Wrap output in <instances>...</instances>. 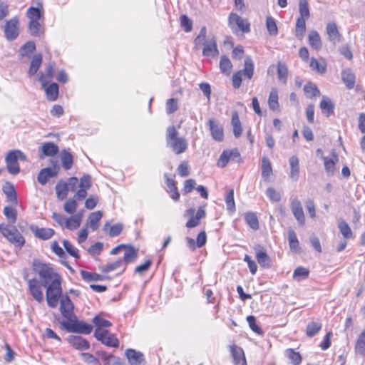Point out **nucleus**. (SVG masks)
I'll return each instance as SVG.
<instances>
[{
	"instance_id": "1",
	"label": "nucleus",
	"mask_w": 365,
	"mask_h": 365,
	"mask_svg": "<svg viewBox=\"0 0 365 365\" xmlns=\"http://www.w3.org/2000/svg\"><path fill=\"white\" fill-rule=\"evenodd\" d=\"M32 267L34 272L38 274L42 286L46 287L50 284L61 281V277L49 264L43 263L35 259Z\"/></svg>"
},
{
	"instance_id": "2",
	"label": "nucleus",
	"mask_w": 365,
	"mask_h": 365,
	"mask_svg": "<svg viewBox=\"0 0 365 365\" xmlns=\"http://www.w3.org/2000/svg\"><path fill=\"white\" fill-rule=\"evenodd\" d=\"M174 126H169L166 130V143L175 154H181L187 149V142L182 137Z\"/></svg>"
},
{
	"instance_id": "3",
	"label": "nucleus",
	"mask_w": 365,
	"mask_h": 365,
	"mask_svg": "<svg viewBox=\"0 0 365 365\" xmlns=\"http://www.w3.org/2000/svg\"><path fill=\"white\" fill-rule=\"evenodd\" d=\"M207 29L205 26L201 28L198 36L195 39V46H200L203 43L202 54L205 56H215L218 54L217 41L213 36H209L206 38Z\"/></svg>"
},
{
	"instance_id": "4",
	"label": "nucleus",
	"mask_w": 365,
	"mask_h": 365,
	"mask_svg": "<svg viewBox=\"0 0 365 365\" xmlns=\"http://www.w3.org/2000/svg\"><path fill=\"white\" fill-rule=\"evenodd\" d=\"M254 74V63L250 56L245 58V68L242 70L235 72L232 76V85L235 88H239L242 81V76L251 79Z\"/></svg>"
},
{
	"instance_id": "5",
	"label": "nucleus",
	"mask_w": 365,
	"mask_h": 365,
	"mask_svg": "<svg viewBox=\"0 0 365 365\" xmlns=\"http://www.w3.org/2000/svg\"><path fill=\"white\" fill-rule=\"evenodd\" d=\"M0 232L11 243L21 247L25 240L21 234L14 225H0Z\"/></svg>"
},
{
	"instance_id": "6",
	"label": "nucleus",
	"mask_w": 365,
	"mask_h": 365,
	"mask_svg": "<svg viewBox=\"0 0 365 365\" xmlns=\"http://www.w3.org/2000/svg\"><path fill=\"white\" fill-rule=\"evenodd\" d=\"M46 297L48 306L56 308L62 294L61 281L46 286Z\"/></svg>"
},
{
	"instance_id": "7",
	"label": "nucleus",
	"mask_w": 365,
	"mask_h": 365,
	"mask_svg": "<svg viewBox=\"0 0 365 365\" xmlns=\"http://www.w3.org/2000/svg\"><path fill=\"white\" fill-rule=\"evenodd\" d=\"M61 325L68 331L73 333H79L88 334L92 331L91 325L82 321H78L77 318H73V320L63 321Z\"/></svg>"
},
{
	"instance_id": "8",
	"label": "nucleus",
	"mask_w": 365,
	"mask_h": 365,
	"mask_svg": "<svg viewBox=\"0 0 365 365\" xmlns=\"http://www.w3.org/2000/svg\"><path fill=\"white\" fill-rule=\"evenodd\" d=\"M95 337L106 346L117 347L118 340L115 335L108 330L96 328L94 332Z\"/></svg>"
},
{
	"instance_id": "9",
	"label": "nucleus",
	"mask_w": 365,
	"mask_h": 365,
	"mask_svg": "<svg viewBox=\"0 0 365 365\" xmlns=\"http://www.w3.org/2000/svg\"><path fill=\"white\" fill-rule=\"evenodd\" d=\"M4 32L5 38L9 41H13L18 37L19 34V21L16 16L6 21Z\"/></svg>"
},
{
	"instance_id": "10",
	"label": "nucleus",
	"mask_w": 365,
	"mask_h": 365,
	"mask_svg": "<svg viewBox=\"0 0 365 365\" xmlns=\"http://www.w3.org/2000/svg\"><path fill=\"white\" fill-rule=\"evenodd\" d=\"M60 312L67 321L73 320V318H76L73 314V304L67 294H64L61 297Z\"/></svg>"
},
{
	"instance_id": "11",
	"label": "nucleus",
	"mask_w": 365,
	"mask_h": 365,
	"mask_svg": "<svg viewBox=\"0 0 365 365\" xmlns=\"http://www.w3.org/2000/svg\"><path fill=\"white\" fill-rule=\"evenodd\" d=\"M255 252V257L257 262L262 268H270L272 266V260L267 254L264 247L261 245H255L253 247Z\"/></svg>"
},
{
	"instance_id": "12",
	"label": "nucleus",
	"mask_w": 365,
	"mask_h": 365,
	"mask_svg": "<svg viewBox=\"0 0 365 365\" xmlns=\"http://www.w3.org/2000/svg\"><path fill=\"white\" fill-rule=\"evenodd\" d=\"M229 26L233 29L237 26L240 31L248 33L250 31V23L235 13H231L228 19Z\"/></svg>"
},
{
	"instance_id": "13",
	"label": "nucleus",
	"mask_w": 365,
	"mask_h": 365,
	"mask_svg": "<svg viewBox=\"0 0 365 365\" xmlns=\"http://www.w3.org/2000/svg\"><path fill=\"white\" fill-rule=\"evenodd\" d=\"M290 208L299 225L303 226L305 224V216L302 203L297 197L291 199Z\"/></svg>"
},
{
	"instance_id": "14",
	"label": "nucleus",
	"mask_w": 365,
	"mask_h": 365,
	"mask_svg": "<svg viewBox=\"0 0 365 365\" xmlns=\"http://www.w3.org/2000/svg\"><path fill=\"white\" fill-rule=\"evenodd\" d=\"M207 125L210 131L212 138L218 142H222L224 139V132L222 125L215 118L208 120Z\"/></svg>"
},
{
	"instance_id": "15",
	"label": "nucleus",
	"mask_w": 365,
	"mask_h": 365,
	"mask_svg": "<svg viewBox=\"0 0 365 365\" xmlns=\"http://www.w3.org/2000/svg\"><path fill=\"white\" fill-rule=\"evenodd\" d=\"M28 286L34 299L38 302H41L43 299L41 283L36 278H33L28 280Z\"/></svg>"
},
{
	"instance_id": "16",
	"label": "nucleus",
	"mask_w": 365,
	"mask_h": 365,
	"mask_svg": "<svg viewBox=\"0 0 365 365\" xmlns=\"http://www.w3.org/2000/svg\"><path fill=\"white\" fill-rule=\"evenodd\" d=\"M58 171L59 167L56 165L53 168H45L41 169L37 177L38 182L43 185L46 184L48 179L58 175Z\"/></svg>"
},
{
	"instance_id": "17",
	"label": "nucleus",
	"mask_w": 365,
	"mask_h": 365,
	"mask_svg": "<svg viewBox=\"0 0 365 365\" xmlns=\"http://www.w3.org/2000/svg\"><path fill=\"white\" fill-rule=\"evenodd\" d=\"M230 351L235 365H247L243 349L235 344L230 346Z\"/></svg>"
},
{
	"instance_id": "18",
	"label": "nucleus",
	"mask_w": 365,
	"mask_h": 365,
	"mask_svg": "<svg viewBox=\"0 0 365 365\" xmlns=\"http://www.w3.org/2000/svg\"><path fill=\"white\" fill-rule=\"evenodd\" d=\"M240 153L236 150H225L220 155L217 165L220 168H224L227 165L230 160L239 158Z\"/></svg>"
},
{
	"instance_id": "19",
	"label": "nucleus",
	"mask_w": 365,
	"mask_h": 365,
	"mask_svg": "<svg viewBox=\"0 0 365 365\" xmlns=\"http://www.w3.org/2000/svg\"><path fill=\"white\" fill-rule=\"evenodd\" d=\"M30 230L34 235L42 240L51 239L55 234V231L51 228L38 227L36 225H31Z\"/></svg>"
},
{
	"instance_id": "20",
	"label": "nucleus",
	"mask_w": 365,
	"mask_h": 365,
	"mask_svg": "<svg viewBox=\"0 0 365 365\" xmlns=\"http://www.w3.org/2000/svg\"><path fill=\"white\" fill-rule=\"evenodd\" d=\"M138 257V250L132 245H125L124 247V255L123 259V267L122 272H124L126 267V264L131 263L135 260Z\"/></svg>"
},
{
	"instance_id": "21",
	"label": "nucleus",
	"mask_w": 365,
	"mask_h": 365,
	"mask_svg": "<svg viewBox=\"0 0 365 365\" xmlns=\"http://www.w3.org/2000/svg\"><path fill=\"white\" fill-rule=\"evenodd\" d=\"M67 341L72 346L78 350H87L90 347L88 341L80 336H69Z\"/></svg>"
},
{
	"instance_id": "22",
	"label": "nucleus",
	"mask_w": 365,
	"mask_h": 365,
	"mask_svg": "<svg viewBox=\"0 0 365 365\" xmlns=\"http://www.w3.org/2000/svg\"><path fill=\"white\" fill-rule=\"evenodd\" d=\"M125 356L130 365H144L143 355L134 349H127Z\"/></svg>"
},
{
	"instance_id": "23",
	"label": "nucleus",
	"mask_w": 365,
	"mask_h": 365,
	"mask_svg": "<svg viewBox=\"0 0 365 365\" xmlns=\"http://www.w3.org/2000/svg\"><path fill=\"white\" fill-rule=\"evenodd\" d=\"M323 160L326 172L329 175H333L335 171V165L339 161L338 155L335 151H332L331 158L324 157Z\"/></svg>"
},
{
	"instance_id": "24",
	"label": "nucleus",
	"mask_w": 365,
	"mask_h": 365,
	"mask_svg": "<svg viewBox=\"0 0 365 365\" xmlns=\"http://www.w3.org/2000/svg\"><path fill=\"white\" fill-rule=\"evenodd\" d=\"M289 163L290 165L289 177L292 180L297 181L299 175V161L297 156H291L289 159Z\"/></svg>"
},
{
	"instance_id": "25",
	"label": "nucleus",
	"mask_w": 365,
	"mask_h": 365,
	"mask_svg": "<svg viewBox=\"0 0 365 365\" xmlns=\"http://www.w3.org/2000/svg\"><path fill=\"white\" fill-rule=\"evenodd\" d=\"M308 41L310 46L316 51H319L322 47L320 36L317 31L312 30L309 32Z\"/></svg>"
},
{
	"instance_id": "26",
	"label": "nucleus",
	"mask_w": 365,
	"mask_h": 365,
	"mask_svg": "<svg viewBox=\"0 0 365 365\" xmlns=\"http://www.w3.org/2000/svg\"><path fill=\"white\" fill-rule=\"evenodd\" d=\"M327 34L329 36V39L334 43L340 41V34L338 31L336 24L334 22H329L327 25Z\"/></svg>"
},
{
	"instance_id": "27",
	"label": "nucleus",
	"mask_w": 365,
	"mask_h": 365,
	"mask_svg": "<svg viewBox=\"0 0 365 365\" xmlns=\"http://www.w3.org/2000/svg\"><path fill=\"white\" fill-rule=\"evenodd\" d=\"M278 99V91L276 88H272L270 91L267 102L270 110L277 112L280 110Z\"/></svg>"
},
{
	"instance_id": "28",
	"label": "nucleus",
	"mask_w": 365,
	"mask_h": 365,
	"mask_svg": "<svg viewBox=\"0 0 365 365\" xmlns=\"http://www.w3.org/2000/svg\"><path fill=\"white\" fill-rule=\"evenodd\" d=\"M322 113L328 117L333 113L334 110V103L327 96H324L319 104Z\"/></svg>"
},
{
	"instance_id": "29",
	"label": "nucleus",
	"mask_w": 365,
	"mask_h": 365,
	"mask_svg": "<svg viewBox=\"0 0 365 365\" xmlns=\"http://www.w3.org/2000/svg\"><path fill=\"white\" fill-rule=\"evenodd\" d=\"M289 246L292 252L294 253L300 252L299 242L295 232L292 229L288 230Z\"/></svg>"
},
{
	"instance_id": "30",
	"label": "nucleus",
	"mask_w": 365,
	"mask_h": 365,
	"mask_svg": "<svg viewBox=\"0 0 365 365\" xmlns=\"http://www.w3.org/2000/svg\"><path fill=\"white\" fill-rule=\"evenodd\" d=\"M272 175V168L269 159L267 156H264L262 159V177L268 181Z\"/></svg>"
},
{
	"instance_id": "31",
	"label": "nucleus",
	"mask_w": 365,
	"mask_h": 365,
	"mask_svg": "<svg viewBox=\"0 0 365 365\" xmlns=\"http://www.w3.org/2000/svg\"><path fill=\"white\" fill-rule=\"evenodd\" d=\"M49 101H56L58 96V86L56 83L42 86Z\"/></svg>"
},
{
	"instance_id": "32",
	"label": "nucleus",
	"mask_w": 365,
	"mask_h": 365,
	"mask_svg": "<svg viewBox=\"0 0 365 365\" xmlns=\"http://www.w3.org/2000/svg\"><path fill=\"white\" fill-rule=\"evenodd\" d=\"M19 160L21 161L27 160L26 155L19 150H10L5 157L6 162H18Z\"/></svg>"
},
{
	"instance_id": "33",
	"label": "nucleus",
	"mask_w": 365,
	"mask_h": 365,
	"mask_svg": "<svg viewBox=\"0 0 365 365\" xmlns=\"http://www.w3.org/2000/svg\"><path fill=\"white\" fill-rule=\"evenodd\" d=\"M102 216L103 213L101 211H96L89 215L87 225L91 227L92 230L95 231L98 228V222L102 218Z\"/></svg>"
},
{
	"instance_id": "34",
	"label": "nucleus",
	"mask_w": 365,
	"mask_h": 365,
	"mask_svg": "<svg viewBox=\"0 0 365 365\" xmlns=\"http://www.w3.org/2000/svg\"><path fill=\"white\" fill-rule=\"evenodd\" d=\"M43 156H53L58 152V147L51 142L45 143L41 148Z\"/></svg>"
},
{
	"instance_id": "35",
	"label": "nucleus",
	"mask_w": 365,
	"mask_h": 365,
	"mask_svg": "<svg viewBox=\"0 0 365 365\" xmlns=\"http://www.w3.org/2000/svg\"><path fill=\"white\" fill-rule=\"evenodd\" d=\"M124 266L123 261L122 259H118L116 261L113 262H108L105 265L99 267V269L104 273L110 272L117 270L120 268H123Z\"/></svg>"
},
{
	"instance_id": "36",
	"label": "nucleus",
	"mask_w": 365,
	"mask_h": 365,
	"mask_svg": "<svg viewBox=\"0 0 365 365\" xmlns=\"http://www.w3.org/2000/svg\"><path fill=\"white\" fill-rule=\"evenodd\" d=\"M341 78L349 89L353 88L355 84V75L349 68L341 72Z\"/></svg>"
},
{
	"instance_id": "37",
	"label": "nucleus",
	"mask_w": 365,
	"mask_h": 365,
	"mask_svg": "<svg viewBox=\"0 0 365 365\" xmlns=\"http://www.w3.org/2000/svg\"><path fill=\"white\" fill-rule=\"evenodd\" d=\"M61 160L62 167L68 170H70L73 163V158L70 152L66 150H62L61 153Z\"/></svg>"
},
{
	"instance_id": "38",
	"label": "nucleus",
	"mask_w": 365,
	"mask_h": 365,
	"mask_svg": "<svg viewBox=\"0 0 365 365\" xmlns=\"http://www.w3.org/2000/svg\"><path fill=\"white\" fill-rule=\"evenodd\" d=\"M42 55L40 53H37L34 56L29 69V75L34 76L35 75L40 66L42 63Z\"/></svg>"
},
{
	"instance_id": "39",
	"label": "nucleus",
	"mask_w": 365,
	"mask_h": 365,
	"mask_svg": "<svg viewBox=\"0 0 365 365\" xmlns=\"http://www.w3.org/2000/svg\"><path fill=\"white\" fill-rule=\"evenodd\" d=\"M231 123L233 127L234 135L239 138L242 134V128L237 111L232 113Z\"/></svg>"
},
{
	"instance_id": "40",
	"label": "nucleus",
	"mask_w": 365,
	"mask_h": 365,
	"mask_svg": "<svg viewBox=\"0 0 365 365\" xmlns=\"http://www.w3.org/2000/svg\"><path fill=\"white\" fill-rule=\"evenodd\" d=\"M82 216L81 214H76L66 219L65 227L71 230L78 228L81 222Z\"/></svg>"
},
{
	"instance_id": "41",
	"label": "nucleus",
	"mask_w": 365,
	"mask_h": 365,
	"mask_svg": "<svg viewBox=\"0 0 365 365\" xmlns=\"http://www.w3.org/2000/svg\"><path fill=\"white\" fill-rule=\"evenodd\" d=\"M67 182L60 180L56 185V196L59 200H64L68 195Z\"/></svg>"
},
{
	"instance_id": "42",
	"label": "nucleus",
	"mask_w": 365,
	"mask_h": 365,
	"mask_svg": "<svg viewBox=\"0 0 365 365\" xmlns=\"http://www.w3.org/2000/svg\"><path fill=\"white\" fill-rule=\"evenodd\" d=\"M306 20L302 17H298L296 21L295 35L299 39H302L306 31Z\"/></svg>"
},
{
	"instance_id": "43",
	"label": "nucleus",
	"mask_w": 365,
	"mask_h": 365,
	"mask_svg": "<svg viewBox=\"0 0 365 365\" xmlns=\"http://www.w3.org/2000/svg\"><path fill=\"white\" fill-rule=\"evenodd\" d=\"M81 275L83 279L91 282V281H103L107 279V277L95 273L90 272L85 270L81 271Z\"/></svg>"
},
{
	"instance_id": "44",
	"label": "nucleus",
	"mask_w": 365,
	"mask_h": 365,
	"mask_svg": "<svg viewBox=\"0 0 365 365\" xmlns=\"http://www.w3.org/2000/svg\"><path fill=\"white\" fill-rule=\"evenodd\" d=\"M277 76L278 79L283 83H286L288 77V68L285 63L278 62L277 63Z\"/></svg>"
},
{
	"instance_id": "45",
	"label": "nucleus",
	"mask_w": 365,
	"mask_h": 365,
	"mask_svg": "<svg viewBox=\"0 0 365 365\" xmlns=\"http://www.w3.org/2000/svg\"><path fill=\"white\" fill-rule=\"evenodd\" d=\"M309 66L312 70L315 71L319 73H324L327 71V63L325 61H322L319 62L313 57L310 59Z\"/></svg>"
},
{
	"instance_id": "46",
	"label": "nucleus",
	"mask_w": 365,
	"mask_h": 365,
	"mask_svg": "<svg viewBox=\"0 0 365 365\" xmlns=\"http://www.w3.org/2000/svg\"><path fill=\"white\" fill-rule=\"evenodd\" d=\"M53 75V65L49 64L46 68L45 73H41L39 77V81L42 86L47 85L51 81V79Z\"/></svg>"
},
{
	"instance_id": "47",
	"label": "nucleus",
	"mask_w": 365,
	"mask_h": 365,
	"mask_svg": "<svg viewBox=\"0 0 365 365\" xmlns=\"http://www.w3.org/2000/svg\"><path fill=\"white\" fill-rule=\"evenodd\" d=\"M166 185L168 187V191L170 193L171 198L175 201L178 200L180 197V193L178 191L175 182L173 180L167 178Z\"/></svg>"
},
{
	"instance_id": "48",
	"label": "nucleus",
	"mask_w": 365,
	"mask_h": 365,
	"mask_svg": "<svg viewBox=\"0 0 365 365\" xmlns=\"http://www.w3.org/2000/svg\"><path fill=\"white\" fill-rule=\"evenodd\" d=\"M285 356L289 359L293 365H299L302 361V356L299 352L292 349H287L284 352Z\"/></svg>"
},
{
	"instance_id": "49",
	"label": "nucleus",
	"mask_w": 365,
	"mask_h": 365,
	"mask_svg": "<svg viewBox=\"0 0 365 365\" xmlns=\"http://www.w3.org/2000/svg\"><path fill=\"white\" fill-rule=\"evenodd\" d=\"M338 227L341 234L346 239H350L352 237V232L351 230L346 222L344 220H340L339 221Z\"/></svg>"
},
{
	"instance_id": "50",
	"label": "nucleus",
	"mask_w": 365,
	"mask_h": 365,
	"mask_svg": "<svg viewBox=\"0 0 365 365\" xmlns=\"http://www.w3.org/2000/svg\"><path fill=\"white\" fill-rule=\"evenodd\" d=\"M304 91L308 98H312L320 94V91L314 84L309 83L304 87Z\"/></svg>"
},
{
	"instance_id": "51",
	"label": "nucleus",
	"mask_w": 365,
	"mask_h": 365,
	"mask_svg": "<svg viewBox=\"0 0 365 365\" xmlns=\"http://www.w3.org/2000/svg\"><path fill=\"white\" fill-rule=\"evenodd\" d=\"M245 220L247 225L253 230H257L259 229V221L257 215L254 212L246 213Z\"/></svg>"
},
{
	"instance_id": "52",
	"label": "nucleus",
	"mask_w": 365,
	"mask_h": 365,
	"mask_svg": "<svg viewBox=\"0 0 365 365\" xmlns=\"http://www.w3.org/2000/svg\"><path fill=\"white\" fill-rule=\"evenodd\" d=\"M29 28L31 34L34 36H39L43 33L38 20H30Z\"/></svg>"
},
{
	"instance_id": "53",
	"label": "nucleus",
	"mask_w": 365,
	"mask_h": 365,
	"mask_svg": "<svg viewBox=\"0 0 365 365\" xmlns=\"http://www.w3.org/2000/svg\"><path fill=\"white\" fill-rule=\"evenodd\" d=\"M356 352L360 355H365V331L359 335L355 346Z\"/></svg>"
},
{
	"instance_id": "54",
	"label": "nucleus",
	"mask_w": 365,
	"mask_h": 365,
	"mask_svg": "<svg viewBox=\"0 0 365 365\" xmlns=\"http://www.w3.org/2000/svg\"><path fill=\"white\" fill-rule=\"evenodd\" d=\"M299 16L304 19H309L310 16V12L309 9V4L307 0H299Z\"/></svg>"
},
{
	"instance_id": "55",
	"label": "nucleus",
	"mask_w": 365,
	"mask_h": 365,
	"mask_svg": "<svg viewBox=\"0 0 365 365\" xmlns=\"http://www.w3.org/2000/svg\"><path fill=\"white\" fill-rule=\"evenodd\" d=\"M227 209L230 212L235 211V203L234 200V190H230L225 198Z\"/></svg>"
},
{
	"instance_id": "56",
	"label": "nucleus",
	"mask_w": 365,
	"mask_h": 365,
	"mask_svg": "<svg viewBox=\"0 0 365 365\" xmlns=\"http://www.w3.org/2000/svg\"><path fill=\"white\" fill-rule=\"evenodd\" d=\"M4 192L7 197V200L11 203L17 204V197L14 187L12 185H9L4 187Z\"/></svg>"
},
{
	"instance_id": "57",
	"label": "nucleus",
	"mask_w": 365,
	"mask_h": 365,
	"mask_svg": "<svg viewBox=\"0 0 365 365\" xmlns=\"http://www.w3.org/2000/svg\"><path fill=\"white\" fill-rule=\"evenodd\" d=\"M36 49L34 42L28 41L24 44L19 49V53L21 56H26L32 53Z\"/></svg>"
},
{
	"instance_id": "58",
	"label": "nucleus",
	"mask_w": 365,
	"mask_h": 365,
	"mask_svg": "<svg viewBox=\"0 0 365 365\" xmlns=\"http://www.w3.org/2000/svg\"><path fill=\"white\" fill-rule=\"evenodd\" d=\"M309 271L308 269L304 267H297L293 273V278L297 281H300L302 279H307L309 277Z\"/></svg>"
},
{
	"instance_id": "59",
	"label": "nucleus",
	"mask_w": 365,
	"mask_h": 365,
	"mask_svg": "<svg viewBox=\"0 0 365 365\" xmlns=\"http://www.w3.org/2000/svg\"><path fill=\"white\" fill-rule=\"evenodd\" d=\"M322 328V324L321 323L319 322H309L307 326V335L308 336H314L317 333L319 332V331Z\"/></svg>"
},
{
	"instance_id": "60",
	"label": "nucleus",
	"mask_w": 365,
	"mask_h": 365,
	"mask_svg": "<svg viewBox=\"0 0 365 365\" xmlns=\"http://www.w3.org/2000/svg\"><path fill=\"white\" fill-rule=\"evenodd\" d=\"M267 29L271 36H276L278 33L277 26L274 19L271 16H267L266 19Z\"/></svg>"
},
{
	"instance_id": "61",
	"label": "nucleus",
	"mask_w": 365,
	"mask_h": 365,
	"mask_svg": "<svg viewBox=\"0 0 365 365\" xmlns=\"http://www.w3.org/2000/svg\"><path fill=\"white\" fill-rule=\"evenodd\" d=\"M4 214L11 224H14L17 218V212L11 207L6 206L4 209Z\"/></svg>"
},
{
	"instance_id": "62",
	"label": "nucleus",
	"mask_w": 365,
	"mask_h": 365,
	"mask_svg": "<svg viewBox=\"0 0 365 365\" xmlns=\"http://www.w3.org/2000/svg\"><path fill=\"white\" fill-rule=\"evenodd\" d=\"M232 67V65L230 59L225 56H222L220 61V68L221 71L228 74L230 73Z\"/></svg>"
},
{
	"instance_id": "63",
	"label": "nucleus",
	"mask_w": 365,
	"mask_h": 365,
	"mask_svg": "<svg viewBox=\"0 0 365 365\" xmlns=\"http://www.w3.org/2000/svg\"><path fill=\"white\" fill-rule=\"evenodd\" d=\"M63 245L65 250L69 255H71L72 257H73L75 258L80 257L78 249H76L75 247H73L68 240H64L63 242Z\"/></svg>"
},
{
	"instance_id": "64",
	"label": "nucleus",
	"mask_w": 365,
	"mask_h": 365,
	"mask_svg": "<svg viewBox=\"0 0 365 365\" xmlns=\"http://www.w3.org/2000/svg\"><path fill=\"white\" fill-rule=\"evenodd\" d=\"M247 321L249 324L250 328L256 334L259 335L263 334V331L259 328V327L256 324L255 317L252 315H250L247 317Z\"/></svg>"
}]
</instances>
